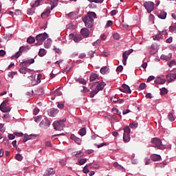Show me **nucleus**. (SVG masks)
I'll return each mask as SVG.
<instances>
[{"label":"nucleus","instance_id":"obj_1","mask_svg":"<svg viewBox=\"0 0 176 176\" xmlns=\"http://www.w3.org/2000/svg\"><path fill=\"white\" fill-rule=\"evenodd\" d=\"M49 38L47 33L44 32L39 34L36 36V41L37 43H35V46H41L43 43V41H46Z\"/></svg>","mask_w":176,"mask_h":176},{"label":"nucleus","instance_id":"obj_2","mask_svg":"<svg viewBox=\"0 0 176 176\" xmlns=\"http://www.w3.org/2000/svg\"><path fill=\"white\" fill-rule=\"evenodd\" d=\"M65 122V120L54 122V123L52 124V126L54 130H56L58 131H62V130H64V127H65V124H64Z\"/></svg>","mask_w":176,"mask_h":176},{"label":"nucleus","instance_id":"obj_3","mask_svg":"<svg viewBox=\"0 0 176 176\" xmlns=\"http://www.w3.org/2000/svg\"><path fill=\"white\" fill-rule=\"evenodd\" d=\"M82 21L85 23V27L87 28H93L94 26V19L90 17L85 16L82 17Z\"/></svg>","mask_w":176,"mask_h":176},{"label":"nucleus","instance_id":"obj_4","mask_svg":"<svg viewBox=\"0 0 176 176\" xmlns=\"http://www.w3.org/2000/svg\"><path fill=\"white\" fill-rule=\"evenodd\" d=\"M144 8L146 9L148 13H152L155 9V3L152 1H145L143 3Z\"/></svg>","mask_w":176,"mask_h":176},{"label":"nucleus","instance_id":"obj_5","mask_svg":"<svg viewBox=\"0 0 176 176\" xmlns=\"http://www.w3.org/2000/svg\"><path fill=\"white\" fill-rule=\"evenodd\" d=\"M30 49H31V47L29 45H23L20 47L19 51L14 54L15 58H19V57L23 54V52H27L28 50H30Z\"/></svg>","mask_w":176,"mask_h":176},{"label":"nucleus","instance_id":"obj_6","mask_svg":"<svg viewBox=\"0 0 176 176\" xmlns=\"http://www.w3.org/2000/svg\"><path fill=\"white\" fill-rule=\"evenodd\" d=\"M152 144H153L155 148L158 149H164V145L162 144V140L157 138H154L151 140Z\"/></svg>","mask_w":176,"mask_h":176},{"label":"nucleus","instance_id":"obj_7","mask_svg":"<svg viewBox=\"0 0 176 176\" xmlns=\"http://www.w3.org/2000/svg\"><path fill=\"white\" fill-rule=\"evenodd\" d=\"M133 52H134V50L130 49V50H126L124 52H123V54H122V63H123L124 65H127V58H129V56L130 54H131V53H133Z\"/></svg>","mask_w":176,"mask_h":176},{"label":"nucleus","instance_id":"obj_8","mask_svg":"<svg viewBox=\"0 0 176 176\" xmlns=\"http://www.w3.org/2000/svg\"><path fill=\"white\" fill-rule=\"evenodd\" d=\"M39 126L42 129H49L50 127V121L47 118H45L39 124Z\"/></svg>","mask_w":176,"mask_h":176},{"label":"nucleus","instance_id":"obj_9","mask_svg":"<svg viewBox=\"0 0 176 176\" xmlns=\"http://www.w3.org/2000/svg\"><path fill=\"white\" fill-rule=\"evenodd\" d=\"M35 63V59L34 58H30V59H27L25 60H23L21 62L19 65L20 67H25L27 68V67H30L31 64H34Z\"/></svg>","mask_w":176,"mask_h":176},{"label":"nucleus","instance_id":"obj_10","mask_svg":"<svg viewBox=\"0 0 176 176\" xmlns=\"http://www.w3.org/2000/svg\"><path fill=\"white\" fill-rule=\"evenodd\" d=\"M120 90L122 93H126L127 94H131V89H130V87L126 84H123L122 85V88H120Z\"/></svg>","mask_w":176,"mask_h":176},{"label":"nucleus","instance_id":"obj_11","mask_svg":"<svg viewBox=\"0 0 176 176\" xmlns=\"http://www.w3.org/2000/svg\"><path fill=\"white\" fill-rule=\"evenodd\" d=\"M21 67L19 68V71L20 74H23V75H25V74H32L33 70L28 69L24 66H21Z\"/></svg>","mask_w":176,"mask_h":176},{"label":"nucleus","instance_id":"obj_12","mask_svg":"<svg viewBox=\"0 0 176 176\" xmlns=\"http://www.w3.org/2000/svg\"><path fill=\"white\" fill-rule=\"evenodd\" d=\"M176 79V74L175 73H169L166 76V80L169 83H171V82H174Z\"/></svg>","mask_w":176,"mask_h":176},{"label":"nucleus","instance_id":"obj_13","mask_svg":"<svg viewBox=\"0 0 176 176\" xmlns=\"http://www.w3.org/2000/svg\"><path fill=\"white\" fill-rule=\"evenodd\" d=\"M52 8L47 7L45 11L41 14L42 19H45V17H49L50 16V13H52Z\"/></svg>","mask_w":176,"mask_h":176},{"label":"nucleus","instance_id":"obj_14","mask_svg":"<svg viewBox=\"0 0 176 176\" xmlns=\"http://www.w3.org/2000/svg\"><path fill=\"white\" fill-rule=\"evenodd\" d=\"M54 174H56V170H54V168H49L45 170L43 176H53Z\"/></svg>","mask_w":176,"mask_h":176},{"label":"nucleus","instance_id":"obj_15","mask_svg":"<svg viewBox=\"0 0 176 176\" xmlns=\"http://www.w3.org/2000/svg\"><path fill=\"white\" fill-rule=\"evenodd\" d=\"M97 85L96 87V89L98 90V91H101V90H104V87H105V86H107V83H105L104 82H96Z\"/></svg>","mask_w":176,"mask_h":176},{"label":"nucleus","instance_id":"obj_16","mask_svg":"<svg viewBox=\"0 0 176 176\" xmlns=\"http://www.w3.org/2000/svg\"><path fill=\"white\" fill-rule=\"evenodd\" d=\"M150 157L153 162H160L162 160V156L159 154H151Z\"/></svg>","mask_w":176,"mask_h":176},{"label":"nucleus","instance_id":"obj_17","mask_svg":"<svg viewBox=\"0 0 176 176\" xmlns=\"http://www.w3.org/2000/svg\"><path fill=\"white\" fill-rule=\"evenodd\" d=\"M38 135L35 134H31L28 135V134L25 133L23 136V142H27V141H29V140H32V138H36Z\"/></svg>","mask_w":176,"mask_h":176},{"label":"nucleus","instance_id":"obj_18","mask_svg":"<svg viewBox=\"0 0 176 176\" xmlns=\"http://www.w3.org/2000/svg\"><path fill=\"white\" fill-rule=\"evenodd\" d=\"M58 112L59 111L58 109L52 108L48 111V115L52 118H54V116H56Z\"/></svg>","mask_w":176,"mask_h":176},{"label":"nucleus","instance_id":"obj_19","mask_svg":"<svg viewBox=\"0 0 176 176\" xmlns=\"http://www.w3.org/2000/svg\"><path fill=\"white\" fill-rule=\"evenodd\" d=\"M161 60H164L165 61H170L171 58H173V54L169 53L168 55L162 54L160 56Z\"/></svg>","mask_w":176,"mask_h":176},{"label":"nucleus","instance_id":"obj_20","mask_svg":"<svg viewBox=\"0 0 176 176\" xmlns=\"http://www.w3.org/2000/svg\"><path fill=\"white\" fill-rule=\"evenodd\" d=\"M81 35L84 36V38H89V35H90V33L89 32V29L84 28H82L80 30Z\"/></svg>","mask_w":176,"mask_h":176},{"label":"nucleus","instance_id":"obj_21","mask_svg":"<svg viewBox=\"0 0 176 176\" xmlns=\"http://www.w3.org/2000/svg\"><path fill=\"white\" fill-rule=\"evenodd\" d=\"M70 138L74 141V142H76V144H78V145H80V144H82V139L76 137L75 135L72 134L70 135Z\"/></svg>","mask_w":176,"mask_h":176},{"label":"nucleus","instance_id":"obj_22","mask_svg":"<svg viewBox=\"0 0 176 176\" xmlns=\"http://www.w3.org/2000/svg\"><path fill=\"white\" fill-rule=\"evenodd\" d=\"M153 41H157L158 42H160L162 39H163V34H162V32H159L158 34H157L155 36H153Z\"/></svg>","mask_w":176,"mask_h":176},{"label":"nucleus","instance_id":"obj_23","mask_svg":"<svg viewBox=\"0 0 176 176\" xmlns=\"http://www.w3.org/2000/svg\"><path fill=\"white\" fill-rule=\"evenodd\" d=\"M98 79V74L96 73H93L89 76V82L90 83H93V82H96Z\"/></svg>","mask_w":176,"mask_h":176},{"label":"nucleus","instance_id":"obj_24","mask_svg":"<svg viewBox=\"0 0 176 176\" xmlns=\"http://www.w3.org/2000/svg\"><path fill=\"white\" fill-rule=\"evenodd\" d=\"M41 5V0H33L30 3L31 8H38Z\"/></svg>","mask_w":176,"mask_h":176},{"label":"nucleus","instance_id":"obj_25","mask_svg":"<svg viewBox=\"0 0 176 176\" xmlns=\"http://www.w3.org/2000/svg\"><path fill=\"white\" fill-rule=\"evenodd\" d=\"M155 83H156L157 85H164V83H166V79L157 77L155 80Z\"/></svg>","mask_w":176,"mask_h":176},{"label":"nucleus","instance_id":"obj_26","mask_svg":"<svg viewBox=\"0 0 176 176\" xmlns=\"http://www.w3.org/2000/svg\"><path fill=\"white\" fill-rule=\"evenodd\" d=\"M52 39L47 38L44 43V47H45V49H49L50 46H52Z\"/></svg>","mask_w":176,"mask_h":176},{"label":"nucleus","instance_id":"obj_27","mask_svg":"<svg viewBox=\"0 0 176 176\" xmlns=\"http://www.w3.org/2000/svg\"><path fill=\"white\" fill-rule=\"evenodd\" d=\"M157 16L159 19H161L162 20H166V17H167V12L164 11H161Z\"/></svg>","mask_w":176,"mask_h":176},{"label":"nucleus","instance_id":"obj_28","mask_svg":"<svg viewBox=\"0 0 176 176\" xmlns=\"http://www.w3.org/2000/svg\"><path fill=\"white\" fill-rule=\"evenodd\" d=\"M76 43H79L82 41V36L80 34H76L73 40Z\"/></svg>","mask_w":176,"mask_h":176},{"label":"nucleus","instance_id":"obj_29","mask_svg":"<svg viewBox=\"0 0 176 176\" xmlns=\"http://www.w3.org/2000/svg\"><path fill=\"white\" fill-rule=\"evenodd\" d=\"M51 94L52 96H54L55 97H58L63 95V92H61L58 89H56L55 91H52Z\"/></svg>","mask_w":176,"mask_h":176},{"label":"nucleus","instance_id":"obj_30","mask_svg":"<svg viewBox=\"0 0 176 176\" xmlns=\"http://www.w3.org/2000/svg\"><path fill=\"white\" fill-rule=\"evenodd\" d=\"M46 50L41 48L38 51V56L39 57H44V56H46Z\"/></svg>","mask_w":176,"mask_h":176},{"label":"nucleus","instance_id":"obj_31","mask_svg":"<svg viewBox=\"0 0 176 176\" xmlns=\"http://www.w3.org/2000/svg\"><path fill=\"white\" fill-rule=\"evenodd\" d=\"M51 10H53L54 8H56V6L58 5V0H51Z\"/></svg>","mask_w":176,"mask_h":176},{"label":"nucleus","instance_id":"obj_32","mask_svg":"<svg viewBox=\"0 0 176 176\" xmlns=\"http://www.w3.org/2000/svg\"><path fill=\"white\" fill-rule=\"evenodd\" d=\"M85 17H89V19H96V17H97V14L94 12H89L87 13V16Z\"/></svg>","mask_w":176,"mask_h":176},{"label":"nucleus","instance_id":"obj_33","mask_svg":"<svg viewBox=\"0 0 176 176\" xmlns=\"http://www.w3.org/2000/svg\"><path fill=\"white\" fill-rule=\"evenodd\" d=\"M167 164V162H162L161 163L157 164L155 167L158 168H164Z\"/></svg>","mask_w":176,"mask_h":176},{"label":"nucleus","instance_id":"obj_34","mask_svg":"<svg viewBox=\"0 0 176 176\" xmlns=\"http://www.w3.org/2000/svg\"><path fill=\"white\" fill-rule=\"evenodd\" d=\"M130 135H127L126 133L123 134V141L124 142L126 143V142H130Z\"/></svg>","mask_w":176,"mask_h":176},{"label":"nucleus","instance_id":"obj_35","mask_svg":"<svg viewBox=\"0 0 176 176\" xmlns=\"http://www.w3.org/2000/svg\"><path fill=\"white\" fill-rule=\"evenodd\" d=\"M0 111H1V112H3L4 113H6V112H10L11 109L10 107H0Z\"/></svg>","mask_w":176,"mask_h":176},{"label":"nucleus","instance_id":"obj_36","mask_svg":"<svg viewBox=\"0 0 176 176\" xmlns=\"http://www.w3.org/2000/svg\"><path fill=\"white\" fill-rule=\"evenodd\" d=\"M79 135H81V137H85L86 135V128L82 127L78 131Z\"/></svg>","mask_w":176,"mask_h":176},{"label":"nucleus","instance_id":"obj_37","mask_svg":"<svg viewBox=\"0 0 176 176\" xmlns=\"http://www.w3.org/2000/svg\"><path fill=\"white\" fill-rule=\"evenodd\" d=\"M98 90H97L96 88L94 89H93L91 92H90V98H94V96H96L97 94H98Z\"/></svg>","mask_w":176,"mask_h":176},{"label":"nucleus","instance_id":"obj_38","mask_svg":"<svg viewBox=\"0 0 176 176\" xmlns=\"http://www.w3.org/2000/svg\"><path fill=\"white\" fill-rule=\"evenodd\" d=\"M168 119L170 122H174L175 120V116L173 113H169L168 115Z\"/></svg>","mask_w":176,"mask_h":176},{"label":"nucleus","instance_id":"obj_39","mask_svg":"<svg viewBox=\"0 0 176 176\" xmlns=\"http://www.w3.org/2000/svg\"><path fill=\"white\" fill-rule=\"evenodd\" d=\"M168 93V90L166 87H162L160 89V95L161 96H166Z\"/></svg>","mask_w":176,"mask_h":176},{"label":"nucleus","instance_id":"obj_40","mask_svg":"<svg viewBox=\"0 0 176 176\" xmlns=\"http://www.w3.org/2000/svg\"><path fill=\"white\" fill-rule=\"evenodd\" d=\"M144 163L145 166H149V164H151V163H152V161H151V158L146 157L144 159Z\"/></svg>","mask_w":176,"mask_h":176},{"label":"nucleus","instance_id":"obj_41","mask_svg":"<svg viewBox=\"0 0 176 176\" xmlns=\"http://www.w3.org/2000/svg\"><path fill=\"white\" fill-rule=\"evenodd\" d=\"M100 73L102 74V75H105V74H108V67L107 66L104 67H102L100 69Z\"/></svg>","mask_w":176,"mask_h":176},{"label":"nucleus","instance_id":"obj_42","mask_svg":"<svg viewBox=\"0 0 176 176\" xmlns=\"http://www.w3.org/2000/svg\"><path fill=\"white\" fill-rule=\"evenodd\" d=\"M131 131V129H130V127L129 126H126L124 128V134L130 135Z\"/></svg>","mask_w":176,"mask_h":176},{"label":"nucleus","instance_id":"obj_43","mask_svg":"<svg viewBox=\"0 0 176 176\" xmlns=\"http://www.w3.org/2000/svg\"><path fill=\"white\" fill-rule=\"evenodd\" d=\"M15 159H16V160H18V162H21V160H23V157L21 154L17 153L15 155Z\"/></svg>","mask_w":176,"mask_h":176},{"label":"nucleus","instance_id":"obj_44","mask_svg":"<svg viewBox=\"0 0 176 176\" xmlns=\"http://www.w3.org/2000/svg\"><path fill=\"white\" fill-rule=\"evenodd\" d=\"M27 42L28 43H30V45L32 43H35V38H34L32 36H30L29 38H28Z\"/></svg>","mask_w":176,"mask_h":176},{"label":"nucleus","instance_id":"obj_45","mask_svg":"<svg viewBox=\"0 0 176 176\" xmlns=\"http://www.w3.org/2000/svg\"><path fill=\"white\" fill-rule=\"evenodd\" d=\"M145 87H146V84H145V82H142L138 88V90H139V91H141V90H144Z\"/></svg>","mask_w":176,"mask_h":176},{"label":"nucleus","instance_id":"obj_46","mask_svg":"<svg viewBox=\"0 0 176 176\" xmlns=\"http://www.w3.org/2000/svg\"><path fill=\"white\" fill-rule=\"evenodd\" d=\"M94 54H96V52L93 50L89 51L87 53V56H89L90 58H93L94 57Z\"/></svg>","mask_w":176,"mask_h":176},{"label":"nucleus","instance_id":"obj_47","mask_svg":"<svg viewBox=\"0 0 176 176\" xmlns=\"http://www.w3.org/2000/svg\"><path fill=\"white\" fill-rule=\"evenodd\" d=\"M168 65L170 68H172V67H174V65H176L175 60H172L169 63H168Z\"/></svg>","mask_w":176,"mask_h":176},{"label":"nucleus","instance_id":"obj_48","mask_svg":"<svg viewBox=\"0 0 176 176\" xmlns=\"http://www.w3.org/2000/svg\"><path fill=\"white\" fill-rule=\"evenodd\" d=\"M76 82H79L80 83H82V85H86V83H87L84 78H77Z\"/></svg>","mask_w":176,"mask_h":176},{"label":"nucleus","instance_id":"obj_49","mask_svg":"<svg viewBox=\"0 0 176 176\" xmlns=\"http://www.w3.org/2000/svg\"><path fill=\"white\" fill-rule=\"evenodd\" d=\"M113 39H116V41H119L120 39V35L118 33H114L113 34Z\"/></svg>","mask_w":176,"mask_h":176},{"label":"nucleus","instance_id":"obj_50","mask_svg":"<svg viewBox=\"0 0 176 176\" xmlns=\"http://www.w3.org/2000/svg\"><path fill=\"white\" fill-rule=\"evenodd\" d=\"M35 13V10L33 8H28V14H30V16H32Z\"/></svg>","mask_w":176,"mask_h":176},{"label":"nucleus","instance_id":"obj_51","mask_svg":"<svg viewBox=\"0 0 176 176\" xmlns=\"http://www.w3.org/2000/svg\"><path fill=\"white\" fill-rule=\"evenodd\" d=\"M86 162H87V160L86 158H82L79 160L78 163L80 166H83Z\"/></svg>","mask_w":176,"mask_h":176},{"label":"nucleus","instance_id":"obj_52","mask_svg":"<svg viewBox=\"0 0 176 176\" xmlns=\"http://www.w3.org/2000/svg\"><path fill=\"white\" fill-rule=\"evenodd\" d=\"M42 120V116H38L37 117L34 118V121L36 123H39L40 121Z\"/></svg>","mask_w":176,"mask_h":176},{"label":"nucleus","instance_id":"obj_53","mask_svg":"<svg viewBox=\"0 0 176 176\" xmlns=\"http://www.w3.org/2000/svg\"><path fill=\"white\" fill-rule=\"evenodd\" d=\"M9 104V100H6L0 104V107H6Z\"/></svg>","mask_w":176,"mask_h":176},{"label":"nucleus","instance_id":"obj_54","mask_svg":"<svg viewBox=\"0 0 176 176\" xmlns=\"http://www.w3.org/2000/svg\"><path fill=\"white\" fill-rule=\"evenodd\" d=\"M113 24V23L112 22V21H108L105 25V28H108V27L112 26Z\"/></svg>","mask_w":176,"mask_h":176},{"label":"nucleus","instance_id":"obj_55","mask_svg":"<svg viewBox=\"0 0 176 176\" xmlns=\"http://www.w3.org/2000/svg\"><path fill=\"white\" fill-rule=\"evenodd\" d=\"M176 30V26L174 25H172L169 27V32H173V31H175Z\"/></svg>","mask_w":176,"mask_h":176},{"label":"nucleus","instance_id":"obj_56","mask_svg":"<svg viewBox=\"0 0 176 176\" xmlns=\"http://www.w3.org/2000/svg\"><path fill=\"white\" fill-rule=\"evenodd\" d=\"M101 43V40L98 39L95 42L93 43V46H98V45H100Z\"/></svg>","mask_w":176,"mask_h":176},{"label":"nucleus","instance_id":"obj_57","mask_svg":"<svg viewBox=\"0 0 176 176\" xmlns=\"http://www.w3.org/2000/svg\"><path fill=\"white\" fill-rule=\"evenodd\" d=\"M155 79V76H150L148 78H147V83H149V82H152V80H154Z\"/></svg>","mask_w":176,"mask_h":176},{"label":"nucleus","instance_id":"obj_58","mask_svg":"<svg viewBox=\"0 0 176 176\" xmlns=\"http://www.w3.org/2000/svg\"><path fill=\"white\" fill-rule=\"evenodd\" d=\"M123 71V66L120 65L116 68V72H122Z\"/></svg>","mask_w":176,"mask_h":176},{"label":"nucleus","instance_id":"obj_59","mask_svg":"<svg viewBox=\"0 0 176 176\" xmlns=\"http://www.w3.org/2000/svg\"><path fill=\"white\" fill-rule=\"evenodd\" d=\"M3 126H5V124L0 123V131L3 133L5 132L6 130V129H5Z\"/></svg>","mask_w":176,"mask_h":176},{"label":"nucleus","instance_id":"obj_60","mask_svg":"<svg viewBox=\"0 0 176 176\" xmlns=\"http://www.w3.org/2000/svg\"><path fill=\"white\" fill-rule=\"evenodd\" d=\"M16 75V72H11L8 73V77L13 78V77Z\"/></svg>","mask_w":176,"mask_h":176},{"label":"nucleus","instance_id":"obj_61","mask_svg":"<svg viewBox=\"0 0 176 176\" xmlns=\"http://www.w3.org/2000/svg\"><path fill=\"white\" fill-rule=\"evenodd\" d=\"M83 173L85 174H88L89 173V168H87V165H86L84 168H83V170H82Z\"/></svg>","mask_w":176,"mask_h":176},{"label":"nucleus","instance_id":"obj_62","mask_svg":"<svg viewBox=\"0 0 176 176\" xmlns=\"http://www.w3.org/2000/svg\"><path fill=\"white\" fill-rule=\"evenodd\" d=\"M166 43H173V36H170L166 40Z\"/></svg>","mask_w":176,"mask_h":176},{"label":"nucleus","instance_id":"obj_63","mask_svg":"<svg viewBox=\"0 0 176 176\" xmlns=\"http://www.w3.org/2000/svg\"><path fill=\"white\" fill-rule=\"evenodd\" d=\"M8 138H9V140H14V138H16V136H14V135H13L12 133H9Z\"/></svg>","mask_w":176,"mask_h":176},{"label":"nucleus","instance_id":"obj_64","mask_svg":"<svg viewBox=\"0 0 176 176\" xmlns=\"http://www.w3.org/2000/svg\"><path fill=\"white\" fill-rule=\"evenodd\" d=\"M111 102H118V101H119V99L116 98V97H112L111 98Z\"/></svg>","mask_w":176,"mask_h":176}]
</instances>
